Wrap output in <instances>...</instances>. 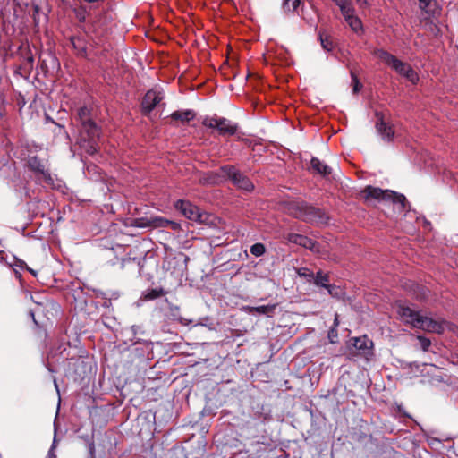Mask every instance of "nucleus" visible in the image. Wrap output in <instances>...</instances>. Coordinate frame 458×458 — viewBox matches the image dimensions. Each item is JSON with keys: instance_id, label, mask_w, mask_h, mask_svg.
Instances as JSON below:
<instances>
[{"instance_id": "f257e3e1", "label": "nucleus", "mask_w": 458, "mask_h": 458, "mask_svg": "<svg viewBox=\"0 0 458 458\" xmlns=\"http://www.w3.org/2000/svg\"><path fill=\"white\" fill-rule=\"evenodd\" d=\"M77 120L81 123V146L89 155L98 150V140L100 128L91 118V111L87 106H81L77 111Z\"/></svg>"}, {"instance_id": "f03ea898", "label": "nucleus", "mask_w": 458, "mask_h": 458, "mask_svg": "<svg viewBox=\"0 0 458 458\" xmlns=\"http://www.w3.org/2000/svg\"><path fill=\"white\" fill-rule=\"evenodd\" d=\"M396 311L403 323L428 332L441 334L447 326L445 320H435L431 318L422 316L420 311L403 303L397 304Z\"/></svg>"}, {"instance_id": "7ed1b4c3", "label": "nucleus", "mask_w": 458, "mask_h": 458, "mask_svg": "<svg viewBox=\"0 0 458 458\" xmlns=\"http://www.w3.org/2000/svg\"><path fill=\"white\" fill-rule=\"evenodd\" d=\"M374 55L397 73L405 77L411 83L415 84L419 81L417 72L409 64L403 63L389 52L383 49H377L374 51Z\"/></svg>"}, {"instance_id": "20e7f679", "label": "nucleus", "mask_w": 458, "mask_h": 458, "mask_svg": "<svg viewBox=\"0 0 458 458\" xmlns=\"http://www.w3.org/2000/svg\"><path fill=\"white\" fill-rule=\"evenodd\" d=\"M365 199H374L381 201H388L398 205L401 211L405 208L406 198L394 191L382 190L377 187L367 186L361 191Z\"/></svg>"}, {"instance_id": "39448f33", "label": "nucleus", "mask_w": 458, "mask_h": 458, "mask_svg": "<svg viewBox=\"0 0 458 458\" xmlns=\"http://www.w3.org/2000/svg\"><path fill=\"white\" fill-rule=\"evenodd\" d=\"M341 11L345 21L351 30L356 34L363 32V24L361 20L355 14V9L352 0H332Z\"/></svg>"}, {"instance_id": "423d86ee", "label": "nucleus", "mask_w": 458, "mask_h": 458, "mask_svg": "<svg viewBox=\"0 0 458 458\" xmlns=\"http://www.w3.org/2000/svg\"><path fill=\"white\" fill-rule=\"evenodd\" d=\"M293 214L296 218L312 224L323 222L324 220V213L319 208L303 202L294 205Z\"/></svg>"}, {"instance_id": "0eeeda50", "label": "nucleus", "mask_w": 458, "mask_h": 458, "mask_svg": "<svg viewBox=\"0 0 458 458\" xmlns=\"http://www.w3.org/2000/svg\"><path fill=\"white\" fill-rule=\"evenodd\" d=\"M220 172L223 176L231 180L237 188L246 191H251L253 190L254 185L251 181L233 165H224L220 168Z\"/></svg>"}, {"instance_id": "6e6552de", "label": "nucleus", "mask_w": 458, "mask_h": 458, "mask_svg": "<svg viewBox=\"0 0 458 458\" xmlns=\"http://www.w3.org/2000/svg\"><path fill=\"white\" fill-rule=\"evenodd\" d=\"M202 124L208 128L216 129L220 135L233 136L236 133L238 126L230 120L218 116H207L203 119Z\"/></svg>"}, {"instance_id": "1a4fd4ad", "label": "nucleus", "mask_w": 458, "mask_h": 458, "mask_svg": "<svg viewBox=\"0 0 458 458\" xmlns=\"http://www.w3.org/2000/svg\"><path fill=\"white\" fill-rule=\"evenodd\" d=\"M376 117V129L378 135L384 141L387 143L392 142L394 136V129L393 125L384 120L382 113L377 112Z\"/></svg>"}, {"instance_id": "9d476101", "label": "nucleus", "mask_w": 458, "mask_h": 458, "mask_svg": "<svg viewBox=\"0 0 458 458\" xmlns=\"http://www.w3.org/2000/svg\"><path fill=\"white\" fill-rule=\"evenodd\" d=\"M164 98V94L157 89L148 90L143 97L141 109L144 114H149Z\"/></svg>"}, {"instance_id": "9b49d317", "label": "nucleus", "mask_w": 458, "mask_h": 458, "mask_svg": "<svg viewBox=\"0 0 458 458\" xmlns=\"http://www.w3.org/2000/svg\"><path fill=\"white\" fill-rule=\"evenodd\" d=\"M286 240L291 243L308 249L314 253L320 251L319 244L305 235L291 233L287 234Z\"/></svg>"}, {"instance_id": "f8f14e48", "label": "nucleus", "mask_w": 458, "mask_h": 458, "mask_svg": "<svg viewBox=\"0 0 458 458\" xmlns=\"http://www.w3.org/2000/svg\"><path fill=\"white\" fill-rule=\"evenodd\" d=\"M174 207L190 220L197 221L200 218L199 208L189 201L179 199L175 202Z\"/></svg>"}, {"instance_id": "ddd939ff", "label": "nucleus", "mask_w": 458, "mask_h": 458, "mask_svg": "<svg viewBox=\"0 0 458 458\" xmlns=\"http://www.w3.org/2000/svg\"><path fill=\"white\" fill-rule=\"evenodd\" d=\"M170 223V220L161 217V216H155L152 217L149 220L140 218L137 219L135 221V225L139 227H144V226H153L156 228H167L168 225Z\"/></svg>"}, {"instance_id": "4468645a", "label": "nucleus", "mask_w": 458, "mask_h": 458, "mask_svg": "<svg viewBox=\"0 0 458 458\" xmlns=\"http://www.w3.org/2000/svg\"><path fill=\"white\" fill-rule=\"evenodd\" d=\"M29 168L36 174H41L45 179L50 178L48 171L46 169L45 165L37 157H30L28 160Z\"/></svg>"}, {"instance_id": "2eb2a0df", "label": "nucleus", "mask_w": 458, "mask_h": 458, "mask_svg": "<svg viewBox=\"0 0 458 458\" xmlns=\"http://www.w3.org/2000/svg\"><path fill=\"white\" fill-rule=\"evenodd\" d=\"M310 165L313 173L321 174L325 177L328 176L332 173L331 167L317 157L311 158Z\"/></svg>"}, {"instance_id": "dca6fc26", "label": "nucleus", "mask_w": 458, "mask_h": 458, "mask_svg": "<svg viewBox=\"0 0 458 458\" xmlns=\"http://www.w3.org/2000/svg\"><path fill=\"white\" fill-rule=\"evenodd\" d=\"M171 118L174 121H180L182 123H186L195 118V113L191 109L174 111L171 114Z\"/></svg>"}, {"instance_id": "f3484780", "label": "nucleus", "mask_w": 458, "mask_h": 458, "mask_svg": "<svg viewBox=\"0 0 458 458\" xmlns=\"http://www.w3.org/2000/svg\"><path fill=\"white\" fill-rule=\"evenodd\" d=\"M313 280L317 285L326 288L329 293H332V290L335 289V285L328 284V275L324 274L322 271L317 272L316 276H314Z\"/></svg>"}, {"instance_id": "a211bd4d", "label": "nucleus", "mask_w": 458, "mask_h": 458, "mask_svg": "<svg viewBox=\"0 0 458 458\" xmlns=\"http://www.w3.org/2000/svg\"><path fill=\"white\" fill-rule=\"evenodd\" d=\"M71 44L78 55L81 57L87 56V47L83 38L79 37H72L71 38Z\"/></svg>"}, {"instance_id": "6ab92c4d", "label": "nucleus", "mask_w": 458, "mask_h": 458, "mask_svg": "<svg viewBox=\"0 0 458 458\" xmlns=\"http://www.w3.org/2000/svg\"><path fill=\"white\" fill-rule=\"evenodd\" d=\"M352 345L365 354L372 346V342L367 336L355 337L352 339Z\"/></svg>"}, {"instance_id": "aec40b11", "label": "nucleus", "mask_w": 458, "mask_h": 458, "mask_svg": "<svg viewBox=\"0 0 458 458\" xmlns=\"http://www.w3.org/2000/svg\"><path fill=\"white\" fill-rule=\"evenodd\" d=\"M165 291L163 288H156V289H149V290H147L145 293H144V300L145 301H149V300H154V299H157V298H159L163 295H165Z\"/></svg>"}, {"instance_id": "412c9836", "label": "nucleus", "mask_w": 458, "mask_h": 458, "mask_svg": "<svg viewBox=\"0 0 458 458\" xmlns=\"http://www.w3.org/2000/svg\"><path fill=\"white\" fill-rule=\"evenodd\" d=\"M250 253L252 255H254L255 257H260L262 256L265 251H266V248L264 246L263 243H255L253 244L251 247H250Z\"/></svg>"}, {"instance_id": "4be33fe9", "label": "nucleus", "mask_w": 458, "mask_h": 458, "mask_svg": "<svg viewBox=\"0 0 458 458\" xmlns=\"http://www.w3.org/2000/svg\"><path fill=\"white\" fill-rule=\"evenodd\" d=\"M319 39H320L322 47L326 51L329 52L334 48V44L327 36L324 37V35L322 33H319Z\"/></svg>"}, {"instance_id": "5701e85b", "label": "nucleus", "mask_w": 458, "mask_h": 458, "mask_svg": "<svg viewBox=\"0 0 458 458\" xmlns=\"http://www.w3.org/2000/svg\"><path fill=\"white\" fill-rule=\"evenodd\" d=\"M300 4V0H284L283 7L287 12L294 11Z\"/></svg>"}, {"instance_id": "b1692460", "label": "nucleus", "mask_w": 458, "mask_h": 458, "mask_svg": "<svg viewBox=\"0 0 458 458\" xmlns=\"http://www.w3.org/2000/svg\"><path fill=\"white\" fill-rule=\"evenodd\" d=\"M297 274L301 276V277H304V278H307L309 281H311L313 280L314 278V273L312 271H310L309 268L307 267H301L297 270Z\"/></svg>"}, {"instance_id": "393cba45", "label": "nucleus", "mask_w": 458, "mask_h": 458, "mask_svg": "<svg viewBox=\"0 0 458 458\" xmlns=\"http://www.w3.org/2000/svg\"><path fill=\"white\" fill-rule=\"evenodd\" d=\"M275 305H261L255 307L254 310L256 312L259 314H269L272 313L275 310Z\"/></svg>"}, {"instance_id": "a878e982", "label": "nucleus", "mask_w": 458, "mask_h": 458, "mask_svg": "<svg viewBox=\"0 0 458 458\" xmlns=\"http://www.w3.org/2000/svg\"><path fill=\"white\" fill-rule=\"evenodd\" d=\"M418 340L420 344L421 349L425 352L428 351L431 344L430 340L424 336H418Z\"/></svg>"}, {"instance_id": "bb28decb", "label": "nucleus", "mask_w": 458, "mask_h": 458, "mask_svg": "<svg viewBox=\"0 0 458 458\" xmlns=\"http://www.w3.org/2000/svg\"><path fill=\"white\" fill-rule=\"evenodd\" d=\"M420 3V8L422 11L427 12V8L429 6L432 0H418Z\"/></svg>"}, {"instance_id": "cd10ccee", "label": "nucleus", "mask_w": 458, "mask_h": 458, "mask_svg": "<svg viewBox=\"0 0 458 458\" xmlns=\"http://www.w3.org/2000/svg\"><path fill=\"white\" fill-rule=\"evenodd\" d=\"M32 66H33V57L30 56V57L27 58L26 63L24 64V67L27 70V72H30V71L31 70Z\"/></svg>"}, {"instance_id": "c85d7f7f", "label": "nucleus", "mask_w": 458, "mask_h": 458, "mask_svg": "<svg viewBox=\"0 0 458 458\" xmlns=\"http://www.w3.org/2000/svg\"><path fill=\"white\" fill-rule=\"evenodd\" d=\"M352 80L354 81L353 92L357 93L360 90L361 85L360 84L357 77L354 74H352Z\"/></svg>"}, {"instance_id": "c756f323", "label": "nucleus", "mask_w": 458, "mask_h": 458, "mask_svg": "<svg viewBox=\"0 0 458 458\" xmlns=\"http://www.w3.org/2000/svg\"><path fill=\"white\" fill-rule=\"evenodd\" d=\"M168 227H170L172 230L176 231L180 228V225L174 221H171L168 225Z\"/></svg>"}, {"instance_id": "7c9ffc66", "label": "nucleus", "mask_w": 458, "mask_h": 458, "mask_svg": "<svg viewBox=\"0 0 458 458\" xmlns=\"http://www.w3.org/2000/svg\"><path fill=\"white\" fill-rule=\"evenodd\" d=\"M94 445L93 444H90L89 445V452H90V454H91V458H94Z\"/></svg>"}, {"instance_id": "2f4dec72", "label": "nucleus", "mask_w": 458, "mask_h": 458, "mask_svg": "<svg viewBox=\"0 0 458 458\" xmlns=\"http://www.w3.org/2000/svg\"><path fill=\"white\" fill-rule=\"evenodd\" d=\"M332 336H336V333L335 334V329L332 328L328 333V337L331 339Z\"/></svg>"}, {"instance_id": "473e14b6", "label": "nucleus", "mask_w": 458, "mask_h": 458, "mask_svg": "<svg viewBox=\"0 0 458 458\" xmlns=\"http://www.w3.org/2000/svg\"><path fill=\"white\" fill-rule=\"evenodd\" d=\"M83 1L86 3H89V4H93V3L98 2L99 0H83Z\"/></svg>"}, {"instance_id": "72a5a7b5", "label": "nucleus", "mask_w": 458, "mask_h": 458, "mask_svg": "<svg viewBox=\"0 0 458 458\" xmlns=\"http://www.w3.org/2000/svg\"><path fill=\"white\" fill-rule=\"evenodd\" d=\"M337 290L338 288L335 286V289L332 290V293H330L331 295H336L337 294Z\"/></svg>"}, {"instance_id": "f704fd0d", "label": "nucleus", "mask_w": 458, "mask_h": 458, "mask_svg": "<svg viewBox=\"0 0 458 458\" xmlns=\"http://www.w3.org/2000/svg\"><path fill=\"white\" fill-rule=\"evenodd\" d=\"M334 325H335V327H337V326H338V318H337V315H335V321H334Z\"/></svg>"}, {"instance_id": "c9c22d12", "label": "nucleus", "mask_w": 458, "mask_h": 458, "mask_svg": "<svg viewBox=\"0 0 458 458\" xmlns=\"http://www.w3.org/2000/svg\"><path fill=\"white\" fill-rule=\"evenodd\" d=\"M27 270H28L30 273H31L33 276H36V272H35L33 269H31V268H30V267H27Z\"/></svg>"}]
</instances>
